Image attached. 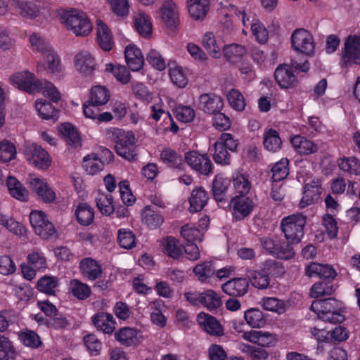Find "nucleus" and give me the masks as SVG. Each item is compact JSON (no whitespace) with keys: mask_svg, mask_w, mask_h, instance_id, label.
Wrapping results in <instances>:
<instances>
[{"mask_svg":"<svg viewBox=\"0 0 360 360\" xmlns=\"http://www.w3.org/2000/svg\"><path fill=\"white\" fill-rule=\"evenodd\" d=\"M310 309L324 322L335 324L345 320L343 304L335 298L315 300L311 303Z\"/></svg>","mask_w":360,"mask_h":360,"instance_id":"nucleus-1","label":"nucleus"},{"mask_svg":"<svg viewBox=\"0 0 360 360\" xmlns=\"http://www.w3.org/2000/svg\"><path fill=\"white\" fill-rule=\"evenodd\" d=\"M305 224L306 217L301 213H295L283 217L280 228L287 240L298 244L304 237Z\"/></svg>","mask_w":360,"mask_h":360,"instance_id":"nucleus-2","label":"nucleus"},{"mask_svg":"<svg viewBox=\"0 0 360 360\" xmlns=\"http://www.w3.org/2000/svg\"><path fill=\"white\" fill-rule=\"evenodd\" d=\"M238 141L229 133L221 134L218 140L213 144L210 149L213 160L221 165H229L231 164L230 153L236 150Z\"/></svg>","mask_w":360,"mask_h":360,"instance_id":"nucleus-3","label":"nucleus"},{"mask_svg":"<svg viewBox=\"0 0 360 360\" xmlns=\"http://www.w3.org/2000/svg\"><path fill=\"white\" fill-rule=\"evenodd\" d=\"M262 248L271 255L280 259L288 260L294 257L295 252L292 243L277 236L260 239Z\"/></svg>","mask_w":360,"mask_h":360,"instance_id":"nucleus-4","label":"nucleus"},{"mask_svg":"<svg viewBox=\"0 0 360 360\" xmlns=\"http://www.w3.org/2000/svg\"><path fill=\"white\" fill-rule=\"evenodd\" d=\"M63 19L67 30L77 37H86L92 30L91 22L84 12L70 11L64 15Z\"/></svg>","mask_w":360,"mask_h":360,"instance_id":"nucleus-5","label":"nucleus"},{"mask_svg":"<svg viewBox=\"0 0 360 360\" xmlns=\"http://www.w3.org/2000/svg\"><path fill=\"white\" fill-rule=\"evenodd\" d=\"M279 263L274 260L269 259L264 262L262 271L249 270L247 271L252 285L258 289H266L270 283L269 274H274V270Z\"/></svg>","mask_w":360,"mask_h":360,"instance_id":"nucleus-6","label":"nucleus"},{"mask_svg":"<svg viewBox=\"0 0 360 360\" xmlns=\"http://www.w3.org/2000/svg\"><path fill=\"white\" fill-rule=\"evenodd\" d=\"M352 65H360V36L349 35L345 42L341 65L348 68Z\"/></svg>","mask_w":360,"mask_h":360,"instance_id":"nucleus-7","label":"nucleus"},{"mask_svg":"<svg viewBox=\"0 0 360 360\" xmlns=\"http://www.w3.org/2000/svg\"><path fill=\"white\" fill-rule=\"evenodd\" d=\"M293 50L307 56L314 52L315 44L312 34L304 29H297L291 35Z\"/></svg>","mask_w":360,"mask_h":360,"instance_id":"nucleus-8","label":"nucleus"},{"mask_svg":"<svg viewBox=\"0 0 360 360\" xmlns=\"http://www.w3.org/2000/svg\"><path fill=\"white\" fill-rule=\"evenodd\" d=\"M10 81L11 84L20 90L28 94L39 92L41 87V79L29 71H22L13 75Z\"/></svg>","mask_w":360,"mask_h":360,"instance_id":"nucleus-9","label":"nucleus"},{"mask_svg":"<svg viewBox=\"0 0 360 360\" xmlns=\"http://www.w3.org/2000/svg\"><path fill=\"white\" fill-rule=\"evenodd\" d=\"M118 155L127 160L135 159V137L131 131H120L117 134V140L115 146Z\"/></svg>","mask_w":360,"mask_h":360,"instance_id":"nucleus-10","label":"nucleus"},{"mask_svg":"<svg viewBox=\"0 0 360 360\" xmlns=\"http://www.w3.org/2000/svg\"><path fill=\"white\" fill-rule=\"evenodd\" d=\"M30 221L35 233L44 239H47L55 233L53 224L41 210H32L30 214Z\"/></svg>","mask_w":360,"mask_h":360,"instance_id":"nucleus-11","label":"nucleus"},{"mask_svg":"<svg viewBox=\"0 0 360 360\" xmlns=\"http://www.w3.org/2000/svg\"><path fill=\"white\" fill-rule=\"evenodd\" d=\"M43 60L38 65V70L44 69L47 73L57 77H61L64 75L65 69L61 64L60 58L53 48H51L43 53Z\"/></svg>","mask_w":360,"mask_h":360,"instance_id":"nucleus-12","label":"nucleus"},{"mask_svg":"<svg viewBox=\"0 0 360 360\" xmlns=\"http://www.w3.org/2000/svg\"><path fill=\"white\" fill-rule=\"evenodd\" d=\"M24 153L26 159L39 169H46L51 165V160L48 153L37 144L27 145Z\"/></svg>","mask_w":360,"mask_h":360,"instance_id":"nucleus-13","label":"nucleus"},{"mask_svg":"<svg viewBox=\"0 0 360 360\" xmlns=\"http://www.w3.org/2000/svg\"><path fill=\"white\" fill-rule=\"evenodd\" d=\"M185 161L192 169L200 174L208 176L212 172V163L207 154H200L196 151L186 153Z\"/></svg>","mask_w":360,"mask_h":360,"instance_id":"nucleus-14","label":"nucleus"},{"mask_svg":"<svg viewBox=\"0 0 360 360\" xmlns=\"http://www.w3.org/2000/svg\"><path fill=\"white\" fill-rule=\"evenodd\" d=\"M274 77L278 85L282 89H292L298 84L294 70L288 64L279 65L275 70Z\"/></svg>","mask_w":360,"mask_h":360,"instance_id":"nucleus-15","label":"nucleus"},{"mask_svg":"<svg viewBox=\"0 0 360 360\" xmlns=\"http://www.w3.org/2000/svg\"><path fill=\"white\" fill-rule=\"evenodd\" d=\"M224 107L222 98L213 93L203 94L198 98V108L207 114L219 112Z\"/></svg>","mask_w":360,"mask_h":360,"instance_id":"nucleus-16","label":"nucleus"},{"mask_svg":"<svg viewBox=\"0 0 360 360\" xmlns=\"http://www.w3.org/2000/svg\"><path fill=\"white\" fill-rule=\"evenodd\" d=\"M14 11L24 19L33 20L39 14V7L32 1L27 0H10Z\"/></svg>","mask_w":360,"mask_h":360,"instance_id":"nucleus-17","label":"nucleus"},{"mask_svg":"<svg viewBox=\"0 0 360 360\" xmlns=\"http://www.w3.org/2000/svg\"><path fill=\"white\" fill-rule=\"evenodd\" d=\"M115 338L121 345L126 347L136 346L143 340L141 333L135 328L124 327L115 333Z\"/></svg>","mask_w":360,"mask_h":360,"instance_id":"nucleus-18","label":"nucleus"},{"mask_svg":"<svg viewBox=\"0 0 360 360\" xmlns=\"http://www.w3.org/2000/svg\"><path fill=\"white\" fill-rule=\"evenodd\" d=\"M200 326L211 335L219 337L224 335V328L217 319L207 313L200 312L197 316Z\"/></svg>","mask_w":360,"mask_h":360,"instance_id":"nucleus-19","label":"nucleus"},{"mask_svg":"<svg viewBox=\"0 0 360 360\" xmlns=\"http://www.w3.org/2000/svg\"><path fill=\"white\" fill-rule=\"evenodd\" d=\"M75 65L77 70L84 76L92 75L96 66L94 57L87 51H82L75 56Z\"/></svg>","mask_w":360,"mask_h":360,"instance_id":"nucleus-20","label":"nucleus"},{"mask_svg":"<svg viewBox=\"0 0 360 360\" xmlns=\"http://www.w3.org/2000/svg\"><path fill=\"white\" fill-rule=\"evenodd\" d=\"M161 19L167 27L174 28L179 22V12L172 0H165L160 8Z\"/></svg>","mask_w":360,"mask_h":360,"instance_id":"nucleus-21","label":"nucleus"},{"mask_svg":"<svg viewBox=\"0 0 360 360\" xmlns=\"http://www.w3.org/2000/svg\"><path fill=\"white\" fill-rule=\"evenodd\" d=\"M96 41L98 46L105 51H110L114 46V41L112 33L101 20L96 21Z\"/></svg>","mask_w":360,"mask_h":360,"instance_id":"nucleus-22","label":"nucleus"},{"mask_svg":"<svg viewBox=\"0 0 360 360\" xmlns=\"http://www.w3.org/2000/svg\"><path fill=\"white\" fill-rule=\"evenodd\" d=\"M234 218L240 220L248 217L252 210L253 202L249 198L235 197L231 200Z\"/></svg>","mask_w":360,"mask_h":360,"instance_id":"nucleus-23","label":"nucleus"},{"mask_svg":"<svg viewBox=\"0 0 360 360\" xmlns=\"http://www.w3.org/2000/svg\"><path fill=\"white\" fill-rule=\"evenodd\" d=\"M126 63L131 71L140 70L144 64V58L140 49L134 44H129L124 51Z\"/></svg>","mask_w":360,"mask_h":360,"instance_id":"nucleus-24","label":"nucleus"},{"mask_svg":"<svg viewBox=\"0 0 360 360\" xmlns=\"http://www.w3.org/2000/svg\"><path fill=\"white\" fill-rule=\"evenodd\" d=\"M249 283L245 278H235L222 285V290L231 296H243L248 290Z\"/></svg>","mask_w":360,"mask_h":360,"instance_id":"nucleus-25","label":"nucleus"},{"mask_svg":"<svg viewBox=\"0 0 360 360\" xmlns=\"http://www.w3.org/2000/svg\"><path fill=\"white\" fill-rule=\"evenodd\" d=\"M202 45L212 58L218 59L221 56L222 41L217 39L213 32H207L204 34Z\"/></svg>","mask_w":360,"mask_h":360,"instance_id":"nucleus-26","label":"nucleus"},{"mask_svg":"<svg viewBox=\"0 0 360 360\" xmlns=\"http://www.w3.org/2000/svg\"><path fill=\"white\" fill-rule=\"evenodd\" d=\"M321 193V183L318 179H314L304 186L303 196L300 202V207L304 208L315 200H317Z\"/></svg>","mask_w":360,"mask_h":360,"instance_id":"nucleus-27","label":"nucleus"},{"mask_svg":"<svg viewBox=\"0 0 360 360\" xmlns=\"http://www.w3.org/2000/svg\"><path fill=\"white\" fill-rule=\"evenodd\" d=\"M142 222L150 229L160 226L164 222L162 214L150 205L146 206L141 212Z\"/></svg>","mask_w":360,"mask_h":360,"instance_id":"nucleus-28","label":"nucleus"},{"mask_svg":"<svg viewBox=\"0 0 360 360\" xmlns=\"http://www.w3.org/2000/svg\"><path fill=\"white\" fill-rule=\"evenodd\" d=\"M208 199V194L202 187H196L194 188L189 198L190 212L201 211L207 205Z\"/></svg>","mask_w":360,"mask_h":360,"instance_id":"nucleus-29","label":"nucleus"},{"mask_svg":"<svg viewBox=\"0 0 360 360\" xmlns=\"http://www.w3.org/2000/svg\"><path fill=\"white\" fill-rule=\"evenodd\" d=\"M80 270L82 275L90 281H95L102 275L101 266L91 258H85L81 261Z\"/></svg>","mask_w":360,"mask_h":360,"instance_id":"nucleus-30","label":"nucleus"},{"mask_svg":"<svg viewBox=\"0 0 360 360\" xmlns=\"http://www.w3.org/2000/svg\"><path fill=\"white\" fill-rule=\"evenodd\" d=\"M306 275L309 277L319 276L326 280L335 278L337 274L330 265L311 263L306 268Z\"/></svg>","mask_w":360,"mask_h":360,"instance_id":"nucleus-31","label":"nucleus"},{"mask_svg":"<svg viewBox=\"0 0 360 360\" xmlns=\"http://www.w3.org/2000/svg\"><path fill=\"white\" fill-rule=\"evenodd\" d=\"M290 143L294 149L300 154L309 155L318 150L316 143L300 135L292 136Z\"/></svg>","mask_w":360,"mask_h":360,"instance_id":"nucleus-32","label":"nucleus"},{"mask_svg":"<svg viewBox=\"0 0 360 360\" xmlns=\"http://www.w3.org/2000/svg\"><path fill=\"white\" fill-rule=\"evenodd\" d=\"M92 321L98 330L106 334L112 333L115 328L113 316L108 313L101 312L95 314L92 317Z\"/></svg>","mask_w":360,"mask_h":360,"instance_id":"nucleus-33","label":"nucleus"},{"mask_svg":"<svg viewBox=\"0 0 360 360\" xmlns=\"http://www.w3.org/2000/svg\"><path fill=\"white\" fill-rule=\"evenodd\" d=\"M160 160L167 167L182 169L184 166V161L182 156L174 150L167 148L160 153Z\"/></svg>","mask_w":360,"mask_h":360,"instance_id":"nucleus-34","label":"nucleus"},{"mask_svg":"<svg viewBox=\"0 0 360 360\" xmlns=\"http://www.w3.org/2000/svg\"><path fill=\"white\" fill-rule=\"evenodd\" d=\"M190 15L195 20L203 19L210 8V0H186Z\"/></svg>","mask_w":360,"mask_h":360,"instance_id":"nucleus-35","label":"nucleus"},{"mask_svg":"<svg viewBox=\"0 0 360 360\" xmlns=\"http://www.w3.org/2000/svg\"><path fill=\"white\" fill-rule=\"evenodd\" d=\"M136 30L143 37L148 38L152 34L153 25L150 17L143 12H138L134 15Z\"/></svg>","mask_w":360,"mask_h":360,"instance_id":"nucleus-36","label":"nucleus"},{"mask_svg":"<svg viewBox=\"0 0 360 360\" xmlns=\"http://www.w3.org/2000/svg\"><path fill=\"white\" fill-rule=\"evenodd\" d=\"M58 129L68 145L73 148L81 146V138L72 124L64 123L59 125Z\"/></svg>","mask_w":360,"mask_h":360,"instance_id":"nucleus-37","label":"nucleus"},{"mask_svg":"<svg viewBox=\"0 0 360 360\" xmlns=\"http://www.w3.org/2000/svg\"><path fill=\"white\" fill-rule=\"evenodd\" d=\"M6 185L12 197L20 201L28 200L29 191L17 179L8 176L6 180Z\"/></svg>","mask_w":360,"mask_h":360,"instance_id":"nucleus-38","label":"nucleus"},{"mask_svg":"<svg viewBox=\"0 0 360 360\" xmlns=\"http://www.w3.org/2000/svg\"><path fill=\"white\" fill-rule=\"evenodd\" d=\"M263 145L266 150L276 153L282 146V141L278 132L273 129H267L263 134Z\"/></svg>","mask_w":360,"mask_h":360,"instance_id":"nucleus-39","label":"nucleus"},{"mask_svg":"<svg viewBox=\"0 0 360 360\" xmlns=\"http://www.w3.org/2000/svg\"><path fill=\"white\" fill-rule=\"evenodd\" d=\"M75 216L77 221L84 226L91 224L94 219V209L86 202L79 203L75 210Z\"/></svg>","mask_w":360,"mask_h":360,"instance_id":"nucleus-40","label":"nucleus"},{"mask_svg":"<svg viewBox=\"0 0 360 360\" xmlns=\"http://www.w3.org/2000/svg\"><path fill=\"white\" fill-rule=\"evenodd\" d=\"M246 323L252 328H260L265 326L266 319L263 312L257 308H251L244 313Z\"/></svg>","mask_w":360,"mask_h":360,"instance_id":"nucleus-41","label":"nucleus"},{"mask_svg":"<svg viewBox=\"0 0 360 360\" xmlns=\"http://www.w3.org/2000/svg\"><path fill=\"white\" fill-rule=\"evenodd\" d=\"M149 308L151 321L158 326L164 327L166 323V318L162 314L165 308L164 302L160 300H156L150 304Z\"/></svg>","mask_w":360,"mask_h":360,"instance_id":"nucleus-42","label":"nucleus"},{"mask_svg":"<svg viewBox=\"0 0 360 360\" xmlns=\"http://www.w3.org/2000/svg\"><path fill=\"white\" fill-rule=\"evenodd\" d=\"M333 282L329 280H323L315 283L310 289L311 297L319 298L321 297L331 295L335 292Z\"/></svg>","mask_w":360,"mask_h":360,"instance_id":"nucleus-43","label":"nucleus"},{"mask_svg":"<svg viewBox=\"0 0 360 360\" xmlns=\"http://www.w3.org/2000/svg\"><path fill=\"white\" fill-rule=\"evenodd\" d=\"M221 304V297L213 290L209 289L202 292L200 304L208 310L217 309Z\"/></svg>","mask_w":360,"mask_h":360,"instance_id":"nucleus-44","label":"nucleus"},{"mask_svg":"<svg viewBox=\"0 0 360 360\" xmlns=\"http://www.w3.org/2000/svg\"><path fill=\"white\" fill-rule=\"evenodd\" d=\"M193 273L201 283H207L214 274V269L211 262L207 261L199 263L193 268Z\"/></svg>","mask_w":360,"mask_h":360,"instance_id":"nucleus-45","label":"nucleus"},{"mask_svg":"<svg viewBox=\"0 0 360 360\" xmlns=\"http://www.w3.org/2000/svg\"><path fill=\"white\" fill-rule=\"evenodd\" d=\"M229 181L221 175H217L213 181L212 191L214 199L218 202H222L226 199Z\"/></svg>","mask_w":360,"mask_h":360,"instance_id":"nucleus-46","label":"nucleus"},{"mask_svg":"<svg viewBox=\"0 0 360 360\" xmlns=\"http://www.w3.org/2000/svg\"><path fill=\"white\" fill-rule=\"evenodd\" d=\"M163 252L169 257L178 259L182 255V249L179 241L173 237H167L162 240Z\"/></svg>","mask_w":360,"mask_h":360,"instance_id":"nucleus-47","label":"nucleus"},{"mask_svg":"<svg viewBox=\"0 0 360 360\" xmlns=\"http://www.w3.org/2000/svg\"><path fill=\"white\" fill-rule=\"evenodd\" d=\"M222 52L227 60L236 63L246 54V49L242 45L232 44L224 46Z\"/></svg>","mask_w":360,"mask_h":360,"instance_id":"nucleus-48","label":"nucleus"},{"mask_svg":"<svg viewBox=\"0 0 360 360\" xmlns=\"http://www.w3.org/2000/svg\"><path fill=\"white\" fill-rule=\"evenodd\" d=\"M234 188L242 196L247 195L251 189V183L249 175L247 174L236 173L233 176Z\"/></svg>","mask_w":360,"mask_h":360,"instance_id":"nucleus-49","label":"nucleus"},{"mask_svg":"<svg viewBox=\"0 0 360 360\" xmlns=\"http://www.w3.org/2000/svg\"><path fill=\"white\" fill-rule=\"evenodd\" d=\"M110 99V92L102 86H95L91 89L89 102L99 106L105 105Z\"/></svg>","mask_w":360,"mask_h":360,"instance_id":"nucleus-50","label":"nucleus"},{"mask_svg":"<svg viewBox=\"0 0 360 360\" xmlns=\"http://www.w3.org/2000/svg\"><path fill=\"white\" fill-rule=\"evenodd\" d=\"M83 167L91 175H94L104 168L103 162L96 154L85 156L83 160Z\"/></svg>","mask_w":360,"mask_h":360,"instance_id":"nucleus-51","label":"nucleus"},{"mask_svg":"<svg viewBox=\"0 0 360 360\" xmlns=\"http://www.w3.org/2000/svg\"><path fill=\"white\" fill-rule=\"evenodd\" d=\"M338 167L341 170L350 175H360V160L354 157L339 159Z\"/></svg>","mask_w":360,"mask_h":360,"instance_id":"nucleus-52","label":"nucleus"},{"mask_svg":"<svg viewBox=\"0 0 360 360\" xmlns=\"http://www.w3.org/2000/svg\"><path fill=\"white\" fill-rule=\"evenodd\" d=\"M58 286V279L53 276H44L37 281V289L46 295H53Z\"/></svg>","mask_w":360,"mask_h":360,"instance_id":"nucleus-53","label":"nucleus"},{"mask_svg":"<svg viewBox=\"0 0 360 360\" xmlns=\"http://www.w3.org/2000/svg\"><path fill=\"white\" fill-rule=\"evenodd\" d=\"M35 108L42 119L56 120L57 112L49 102L43 99H38L35 103Z\"/></svg>","mask_w":360,"mask_h":360,"instance_id":"nucleus-54","label":"nucleus"},{"mask_svg":"<svg viewBox=\"0 0 360 360\" xmlns=\"http://www.w3.org/2000/svg\"><path fill=\"white\" fill-rule=\"evenodd\" d=\"M288 164L287 158H282L273 165L271 171L274 182H280L286 178L289 172Z\"/></svg>","mask_w":360,"mask_h":360,"instance_id":"nucleus-55","label":"nucleus"},{"mask_svg":"<svg viewBox=\"0 0 360 360\" xmlns=\"http://www.w3.org/2000/svg\"><path fill=\"white\" fill-rule=\"evenodd\" d=\"M96 205L99 211L105 215H110L114 210L112 197L110 194L98 192L96 197Z\"/></svg>","mask_w":360,"mask_h":360,"instance_id":"nucleus-56","label":"nucleus"},{"mask_svg":"<svg viewBox=\"0 0 360 360\" xmlns=\"http://www.w3.org/2000/svg\"><path fill=\"white\" fill-rule=\"evenodd\" d=\"M105 71L112 73L117 80L123 84H126L130 81V73L124 65H114L108 63L105 65Z\"/></svg>","mask_w":360,"mask_h":360,"instance_id":"nucleus-57","label":"nucleus"},{"mask_svg":"<svg viewBox=\"0 0 360 360\" xmlns=\"http://www.w3.org/2000/svg\"><path fill=\"white\" fill-rule=\"evenodd\" d=\"M262 305L265 310L274 311L279 314H283L286 311L285 302L276 297H263L262 300Z\"/></svg>","mask_w":360,"mask_h":360,"instance_id":"nucleus-58","label":"nucleus"},{"mask_svg":"<svg viewBox=\"0 0 360 360\" xmlns=\"http://www.w3.org/2000/svg\"><path fill=\"white\" fill-rule=\"evenodd\" d=\"M70 290L75 297L82 300L88 298L91 292V288L87 284L77 279L70 281Z\"/></svg>","mask_w":360,"mask_h":360,"instance_id":"nucleus-59","label":"nucleus"},{"mask_svg":"<svg viewBox=\"0 0 360 360\" xmlns=\"http://www.w3.org/2000/svg\"><path fill=\"white\" fill-rule=\"evenodd\" d=\"M181 236L188 242L202 241L203 232L193 224H186L181 229Z\"/></svg>","mask_w":360,"mask_h":360,"instance_id":"nucleus-60","label":"nucleus"},{"mask_svg":"<svg viewBox=\"0 0 360 360\" xmlns=\"http://www.w3.org/2000/svg\"><path fill=\"white\" fill-rule=\"evenodd\" d=\"M150 117L156 122L161 119H163L164 122H166L167 120H171V115L161 99L150 106Z\"/></svg>","mask_w":360,"mask_h":360,"instance_id":"nucleus-61","label":"nucleus"},{"mask_svg":"<svg viewBox=\"0 0 360 360\" xmlns=\"http://www.w3.org/2000/svg\"><path fill=\"white\" fill-rule=\"evenodd\" d=\"M117 242L122 248L131 249L136 245V237L131 230L120 229L117 233Z\"/></svg>","mask_w":360,"mask_h":360,"instance_id":"nucleus-62","label":"nucleus"},{"mask_svg":"<svg viewBox=\"0 0 360 360\" xmlns=\"http://www.w3.org/2000/svg\"><path fill=\"white\" fill-rule=\"evenodd\" d=\"M169 75L172 82L179 88H184L188 84V78L181 66L174 65L169 68Z\"/></svg>","mask_w":360,"mask_h":360,"instance_id":"nucleus-63","label":"nucleus"},{"mask_svg":"<svg viewBox=\"0 0 360 360\" xmlns=\"http://www.w3.org/2000/svg\"><path fill=\"white\" fill-rule=\"evenodd\" d=\"M229 105L237 111H242L245 107L243 95L237 89H232L226 94Z\"/></svg>","mask_w":360,"mask_h":360,"instance_id":"nucleus-64","label":"nucleus"}]
</instances>
